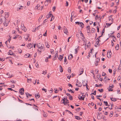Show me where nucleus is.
Returning <instances> with one entry per match:
<instances>
[{
    "label": "nucleus",
    "instance_id": "obj_52",
    "mask_svg": "<svg viewBox=\"0 0 121 121\" xmlns=\"http://www.w3.org/2000/svg\"><path fill=\"white\" fill-rule=\"evenodd\" d=\"M112 24V23H111L110 24L109 23H106V25H108V26H110Z\"/></svg>",
    "mask_w": 121,
    "mask_h": 121
},
{
    "label": "nucleus",
    "instance_id": "obj_33",
    "mask_svg": "<svg viewBox=\"0 0 121 121\" xmlns=\"http://www.w3.org/2000/svg\"><path fill=\"white\" fill-rule=\"evenodd\" d=\"M98 90L100 92H103L104 91V90L103 89H99Z\"/></svg>",
    "mask_w": 121,
    "mask_h": 121
},
{
    "label": "nucleus",
    "instance_id": "obj_45",
    "mask_svg": "<svg viewBox=\"0 0 121 121\" xmlns=\"http://www.w3.org/2000/svg\"><path fill=\"white\" fill-rule=\"evenodd\" d=\"M3 21V19H2L1 18L0 19V24L2 23V22Z\"/></svg>",
    "mask_w": 121,
    "mask_h": 121
},
{
    "label": "nucleus",
    "instance_id": "obj_57",
    "mask_svg": "<svg viewBox=\"0 0 121 121\" xmlns=\"http://www.w3.org/2000/svg\"><path fill=\"white\" fill-rule=\"evenodd\" d=\"M84 40V43H85V45H86V44H87V43H86V40Z\"/></svg>",
    "mask_w": 121,
    "mask_h": 121
},
{
    "label": "nucleus",
    "instance_id": "obj_39",
    "mask_svg": "<svg viewBox=\"0 0 121 121\" xmlns=\"http://www.w3.org/2000/svg\"><path fill=\"white\" fill-rule=\"evenodd\" d=\"M85 82H82V85L83 86H85L87 85V83H86L85 84L84 83Z\"/></svg>",
    "mask_w": 121,
    "mask_h": 121
},
{
    "label": "nucleus",
    "instance_id": "obj_42",
    "mask_svg": "<svg viewBox=\"0 0 121 121\" xmlns=\"http://www.w3.org/2000/svg\"><path fill=\"white\" fill-rule=\"evenodd\" d=\"M100 113L98 114L97 116V118L98 119H100V117L99 116V114Z\"/></svg>",
    "mask_w": 121,
    "mask_h": 121
},
{
    "label": "nucleus",
    "instance_id": "obj_25",
    "mask_svg": "<svg viewBox=\"0 0 121 121\" xmlns=\"http://www.w3.org/2000/svg\"><path fill=\"white\" fill-rule=\"evenodd\" d=\"M64 62L66 64H67V60L66 59V57L65 56V57Z\"/></svg>",
    "mask_w": 121,
    "mask_h": 121
},
{
    "label": "nucleus",
    "instance_id": "obj_35",
    "mask_svg": "<svg viewBox=\"0 0 121 121\" xmlns=\"http://www.w3.org/2000/svg\"><path fill=\"white\" fill-rule=\"evenodd\" d=\"M67 96L66 97L64 98L63 99H62V100L63 101V102L65 101L67 99Z\"/></svg>",
    "mask_w": 121,
    "mask_h": 121
},
{
    "label": "nucleus",
    "instance_id": "obj_23",
    "mask_svg": "<svg viewBox=\"0 0 121 121\" xmlns=\"http://www.w3.org/2000/svg\"><path fill=\"white\" fill-rule=\"evenodd\" d=\"M27 82L29 83H30L31 82L32 79L31 78H30V79H29L27 78Z\"/></svg>",
    "mask_w": 121,
    "mask_h": 121
},
{
    "label": "nucleus",
    "instance_id": "obj_9",
    "mask_svg": "<svg viewBox=\"0 0 121 121\" xmlns=\"http://www.w3.org/2000/svg\"><path fill=\"white\" fill-rule=\"evenodd\" d=\"M39 48L41 50V51H44L45 50L44 47H41V46L39 47Z\"/></svg>",
    "mask_w": 121,
    "mask_h": 121
},
{
    "label": "nucleus",
    "instance_id": "obj_64",
    "mask_svg": "<svg viewBox=\"0 0 121 121\" xmlns=\"http://www.w3.org/2000/svg\"><path fill=\"white\" fill-rule=\"evenodd\" d=\"M105 75H106V74L105 73H103L102 74V76H105Z\"/></svg>",
    "mask_w": 121,
    "mask_h": 121
},
{
    "label": "nucleus",
    "instance_id": "obj_56",
    "mask_svg": "<svg viewBox=\"0 0 121 121\" xmlns=\"http://www.w3.org/2000/svg\"><path fill=\"white\" fill-rule=\"evenodd\" d=\"M47 30L46 31L45 34H43V35L44 36H46L47 35Z\"/></svg>",
    "mask_w": 121,
    "mask_h": 121
},
{
    "label": "nucleus",
    "instance_id": "obj_26",
    "mask_svg": "<svg viewBox=\"0 0 121 121\" xmlns=\"http://www.w3.org/2000/svg\"><path fill=\"white\" fill-rule=\"evenodd\" d=\"M10 82L13 83H16V81H14L13 80H10Z\"/></svg>",
    "mask_w": 121,
    "mask_h": 121
},
{
    "label": "nucleus",
    "instance_id": "obj_14",
    "mask_svg": "<svg viewBox=\"0 0 121 121\" xmlns=\"http://www.w3.org/2000/svg\"><path fill=\"white\" fill-rule=\"evenodd\" d=\"M75 118L78 120H80L81 119H82L81 118H80L79 117H78L77 116H75Z\"/></svg>",
    "mask_w": 121,
    "mask_h": 121
},
{
    "label": "nucleus",
    "instance_id": "obj_61",
    "mask_svg": "<svg viewBox=\"0 0 121 121\" xmlns=\"http://www.w3.org/2000/svg\"><path fill=\"white\" fill-rule=\"evenodd\" d=\"M43 9V7L42 6H41L39 9H38V10H41Z\"/></svg>",
    "mask_w": 121,
    "mask_h": 121
},
{
    "label": "nucleus",
    "instance_id": "obj_22",
    "mask_svg": "<svg viewBox=\"0 0 121 121\" xmlns=\"http://www.w3.org/2000/svg\"><path fill=\"white\" fill-rule=\"evenodd\" d=\"M110 99H111V100L114 101H115L117 100L116 99L113 98H110Z\"/></svg>",
    "mask_w": 121,
    "mask_h": 121
},
{
    "label": "nucleus",
    "instance_id": "obj_27",
    "mask_svg": "<svg viewBox=\"0 0 121 121\" xmlns=\"http://www.w3.org/2000/svg\"><path fill=\"white\" fill-rule=\"evenodd\" d=\"M70 56H71V58H69V57L70 56H69L68 59H69L71 60V59H72V58L73 57V55L72 54H70Z\"/></svg>",
    "mask_w": 121,
    "mask_h": 121
},
{
    "label": "nucleus",
    "instance_id": "obj_44",
    "mask_svg": "<svg viewBox=\"0 0 121 121\" xmlns=\"http://www.w3.org/2000/svg\"><path fill=\"white\" fill-rule=\"evenodd\" d=\"M19 35H16V36L14 37H13V39H17V38L18 37Z\"/></svg>",
    "mask_w": 121,
    "mask_h": 121
},
{
    "label": "nucleus",
    "instance_id": "obj_49",
    "mask_svg": "<svg viewBox=\"0 0 121 121\" xmlns=\"http://www.w3.org/2000/svg\"><path fill=\"white\" fill-rule=\"evenodd\" d=\"M50 52L52 54L54 53V51L53 49H51L50 50Z\"/></svg>",
    "mask_w": 121,
    "mask_h": 121
},
{
    "label": "nucleus",
    "instance_id": "obj_15",
    "mask_svg": "<svg viewBox=\"0 0 121 121\" xmlns=\"http://www.w3.org/2000/svg\"><path fill=\"white\" fill-rule=\"evenodd\" d=\"M121 69V65L120 64L117 69V71L118 72H120V70Z\"/></svg>",
    "mask_w": 121,
    "mask_h": 121
},
{
    "label": "nucleus",
    "instance_id": "obj_47",
    "mask_svg": "<svg viewBox=\"0 0 121 121\" xmlns=\"http://www.w3.org/2000/svg\"><path fill=\"white\" fill-rule=\"evenodd\" d=\"M51 2V0H46V1L45 2V3L46 2H49L50 3Z\"/></svg>",
    "mask_w": 121,
    "mask_h": 121
},
{
    "label": "nucleus",
    "instance_id": "obj_20",
    "mask_svg": "<svg viewBox=\"0 0 121 121\" xmlns=\"http://www.w3.org/2000/svg\"><path fill=\"white\" fill-rule=\"evenodd\" d=\"M60 71L61 72H62L63 71V70L62 69V66L61 65H60Z\"/></svg>",
    "mask_w": 121,
    "mask_h": 121
},
{
    "label": "nucleus",
    "instance_id": "obj_48",
    "mask_svg": "<svg viewBox=\"0 0 121 121\" xmlns=\"http://www.w3.org/2000/svg\"><path fill=\"white\" fill-rule=\"evenodd\" d=\"M42 90L44 91L45 92H46L47 91V90L46 89H44V88H43Z\"/></svg>",
    "mask_w": 121,
    "mask_h": 121
},
{
    "label": "nucleus",
    "instance_id": "obj_46",
    "mask_svg": "<svg viewBox=\"0 0 121 121\" xmlns=\"http://www.w3.org/2000/svg\"><path fill=\"white\" fill-rule=\"evenodd\" d=\"M81 33H79V34H80V35L81 36H82L83 37H84L83 36V34L81 32Z\"/></svg>",
    "mask_w": 121,
    "mask_h": 121
},
{
    "label": "nucleus",
    "instance_id": "obj_21",
    "mask_svg": "<svg viewBox=\"0 0 121 121\" xmlns=\"http://www.w3.org/2000/svg\"><path fill=\"white\" fill-rule=\"evenodd\" d=\"M43 116L45 117H46L47 116V114L46 113L44 112V113H43Z\"/></svg>",
    "mask_w": 121,
    "mask_h": 121
},
{
    "label": "nucleus",
    "instance_id": "obj_62",
    "mask_svg": "<svg viewBox=\"0 0 121 121\" xmlns=\"http://www.w3.org/2000/svg\"><path fill=\"white\" fill-rule=\"evenodd\" d=\"M80 109V108H79L76 109V111H79V109Z\"/></svg>",
    "mask_w": 121,
    "mask_h": 121
},
{
    "label": "nucleus",
    "instance_id": "obj_32",
    "mask_svg": "<svg viewBox=\"0 0 121 121\" xmlns=\"http://www.w3.org/2000/svg\"><path fill=\"white\" fill-rule=\"evenodd\" d=\"M75 23L76 24H77L78 25H80V24L81 23V22H75Z\"/></svg>",
    "mask_w": 121,
    "mask_h": 121
},
{
    "label": "nucleus",
    "instance_id": "obj_29",
    "mask_svg": "<svg viewBox=\"0 0 121 121\" xmlns=\"http://www.w3.org/2000/svg\"><path fill=\"white\" fill-rule=\"evenodd\" d=\"M45 45L46 47L48 48H49V45L48 43H45Z\"/></svg>",
    "mask_w": 121,
    "mask_h": 121
},
{
    "label": "nucleus",
    "instance_id": "obj_41",
    "mask_svg": "<svg viewBox=\"0 0 121 121\" xmlns=\"http://www.w3.org/2000/svg\"><path fill=\"white\" fill-rule=\"evenodd\" d=\"M52 15V16L51 19V21H52V20H53L54 19V16H53Z\"/></svg>",
    "mask_w": 121,
    "mask_h": 121
},
{
    "label": "nucleus",
    "instance_id": "obj_2",
    "mask_svg": "<svg viewBox=\"0 0 121 121\" xmlns=\"http://www.w3.org/2000/svg\"><path fill=\"white\" fill-rule=\"evenodd\" d=\"M33 44L29 43L27 45V47L29 49H30L33 47Z\"/></svg>",
    "mask_w": 121,
    "mask_h": 121
},
{
    "label": "nucleus",
    "instance_id": "obj_58",
    "mask_svg": "<svg viewBox=\"0 0 121 121\" xmlns=\"http://www.w3.org/2000/svg\"><path fill=\"white\" fill-rule=\"evenodd\" d=\"M22 9L20 7H19V8L18 7L17 8V11H19V10H20V9Z\"/></svg>",
    "mask_w": 121,
    "mask_h": 121
},
{
    "label": "nucleus",
    "instance_id": "obj_12",
    "mask_svg": "<svg viewBox=\"0 0 121 121\" xmlns=\"http://www.w3.org/2000/svg\"><path fill=\"white\" fill-rule=\"evenodd\" d=\"M60 61H61L63 58V56L61 55H60L59 57H58Z\"/></svg>",
    "mask_w": 121,
    "mask_h": 121
},
{
    "label": "nucleus",
    "instance_id": "obj_50",
    "mask_svg": "<svg viewBox=\"0 0 121 121\" xmlns=\"http://www.w3.org/2000/svg\"><path fill=\"white\" fill-rule=\"evenodd\" d=\"M90 29V26H87L86 27V29L87 30H89Z\"/></svg>",
    "mask_w": 121,
    "mask_h": 121
},
{
    "label": "nucleus",
    "instance_id": "obj_40",
    "mask_svg": "<svg viewBox=\"0 0 121 121\" xmlns=\"http://www.w3.org/2000/svg\"><path fill=\"white\" fill-rule=\"evenodd\" d=\"M100 77H101V76L100 75L99 76V78H98L101 81H102L103 80V78H100Z\"/></svg>",
    "mask_w": 121,
    "mask_h": 121
},
{
    "label": "nucleus",
    "instance_id": "obj_28",
    "mask_svg": "<svg viewBox=\"0 0 121 121\" xmlns=\"http://www.w3.org/2000/svg\"><path fill=\"white\" fill-rule=\"evenodd\" d=\"M41 43H38V44H37L36 45L39 48L41 46Z\"/></svg>",
    "mask_w": 121,
    "mask_h": 121
},
{
    "label": "nucleus",
    "instance_id": "obj_18",
    "mask_svg": "<svg viewBox=\"0 0 121 121\" xmlns=\"http://www.w3.org/2000/svg\"><path fill=\"white\" fill-rule=\"evenodd\" d=\"M25 93L27 97L28 98V96H32L31 95H30V94L28 93L27 92L26 93Z\"/></svg>",
    "mask_w": 121,
    "mask_h": 121
},
{
    "label": "nucleus",
    "instance_id": "obj_6",
    "mask_svg": "<svg viewBox=\"0 0 121 121\" xmlns=\"http://www.w3.org/2000/svg\"><path fill=\"white\" fill-rule=\"evenodd\" d=\"M99 61V59L97 58L96 59V61L95 62V64L96 66H97L98 65V63Z\"/></svg>",
    "mask_w": 121,
    "mask_h": 121
},
{
    "label": "nucleus",
    "instance_id": "obj_63",
    "mask_svg": "<svg viewBox=\"0 0 121 121\" xmlns=\"http://www.w3.org/2000/svg\"><path fill=\"white\" fill-rule=\"evenodd\" d=\"M30 1H28L27 2V5L28 6H29L30 5Z\"/></svg>",
    "mask_w": 121,
    "mask_h": 121
},
{
    "label": "nucleus",
    "instance_id": "obj_16",
    "mask_svg": "<svg viewBox=\"0 0 121 121\" xmlns=\"http://www.w3.org/2000/svg\"><path fill=\"white\" fill-rule=\"evenodd\" d=\"M51 12H50V13H49V14L48 15H47L46 16V17H47V18H49L51 17V15H52V14H51L50 13Z\"/></svg>",
    "mask_w": 121,
    "mask_h": 121
},
{
    "label": "nucleus",
    "instance_id": "obj_34",
    "mask_svg": "<svg viewBox=\"0 0 121 121\" xmlns=\"http://www.w3.org/2000/svg\"><path fill=\"white\" fill-rule=\"evenodd\" d=\"M104 103L105 104L106 106L108 105V102L107 101H104Z\"/></svg>",
    "mask_w": 121,
    "mask_h": 121
},
{
    "label": "nucleus",
    "instance_id": "obj_10",
    "mask_svg": "<svg viewBox=\"0 0 121 121\" xmlns=\"http://www.w3.org/2000/svg\"><path fill=\"white\" fill-rule=\"evenodd\" d=\"M115 49H116L117 50H118L119 48V45L118 44H117L116 46L115 47Z\"/></svg>",
    "mask_w": 121,
    "mask_h": 121
},
{
    "label": "nucleus",
    "instance_id": "obj_7",
    "mask_svg": "<svg viewBox=\"0 0 121 121\" xmlns=\"http://www.w3.org/2000/svg\"><path fill=\"white\" fill-rule=\"evenodd\" d=\"M80 73L79 74V75H81L82 74L83 72V68H81L80 69Z\"/></svg>",
    "mask_w": 121,
    "mask_h": 121
},
{
    "label": "nucleus",
    "instance_id": "obj_54",
    "mask_svg": "<svg viewBox=\"0 0 121 121\" xmlns=\"http://www.w3.org/2000/svg\"><path fill=\"white\" fill-rule=\"evenodd\" d=\"M120 34H119V33L117 34V36L118 38L120 37Z\"/></svg>",
    "mask_w": 121,
    "mask_h": 121
},
{
    "label": "nucleus",
    "instance_id": "obj_30",
    "mask_svg": "<svg viewBox=\"0 0 121 121\" xmlns=\"http://www.w3.org/2000/svg\"><path fill=\"white\" fill-rule=\"evenodd\" d=\"M43 17V16H42L41 17H40L38 20V21L39 22H40L41 21V19L42 18V17Z\"/></svg>",
    "mask_w": 121,
    "mask_h": 121
},
{
    "label": "nucleus",
    "instance_id": "obj_13",
    "mask_svg": "<svg viewBox=\"0 0 121 121\" xmlns=\"http://www.w3.org/2000/svg\"><path fill=\"white\" fill-rule=\"evenodd\" d=\"M8 55H12V54H13V53L12 52V51L10 50L8 53Z\"/></svg>",
    "mask_w": 121,
    "mask_h": 121
},
{
    "label": "nucleus",
    "instance_id": "obj_53",
    "mask_svg": "<svg viewBox=\"0 0 121 121\" xmlns=\"http://www.w3.org/2000/svg\"><path fill=\"white\" fill-rule=\"evenodd\" d=\"M68 85L69 86H71V87H73V86L71 85V84L68 83Z\"/></svg>",
    "mask_w": 121,
    "mask_h": 121
},
{
    "label": "nucleus",
    "instance_id": "obj_1",
    "mask_svg": "<svg viewBox=\"0 0 121 121\" xmlns=\"http://www.w3.org/2000/svg\"><path fill=\"white\" fill-rule=\"evenodd\" d=\"M85 97V95H82V96H79L78 97V98L80 100H84Z\"/></svg>",
    "mask_w": 121,
    "mask_h": 121
},
{
    "label": "nucleus",
    "instance_id": "obj_4",
    "mask_svg": "<svg viewBox=\"0 0 121 121\" xmlns=\"http://www.w3.org/2000/svg\"><path fill=\"white\" fill-rule=\"evenodd\" d=\"M22 91L23 92L24 91V90L23 88H21L19 91V92L21 95H23L24 93V92H22Z\"/></svg>",
    "mask_w": 121,
    "mask_h": 121
},
{
    "label": "nucleus",
    "instance_id": "obj_8",
    "mask_svg": "<svg viewBox=\"0 0 121 121\" xmlns=\"http://www.w3.org/2000/svg\"><path fill=\"white\" fill-rule=\"evenodd\" d=\"M30 56V54L28 53L26 54L25 55V57L26 58L30 57H31V56Z\"/></svg>",
    "mask_w": 121,
    "mask_h": 121
},
{
    "label": "nucleus",
    "instance_id": "obj_24",
    "mask_svg": "<svg viewBox=\"0 0 121 121\" xmlns=\"http://www.w3.org/2000/svg\"><path fill=\"white\" fill-rule=\"evenodd\" d=\"M35 96L36 98H38L39 97V94H35Z\"/></svg>",
    "mask_w": 121,
    "mask_h": 121
},
{
    "label": "nucleus",
    "instance_id": "obj_3",
    "mask_svg": "<svg viewBox=\"0 0 121 121\" xmlns=\"http://www.w3.org/2000/svg\"><path fill=\"white\" fill-rule=\"evenodd\" d=\"M64 33L67 35L68 34V33L67 31V30L65 26L64 27Z\"/></svg>",
    "mask_w": 121,
    "mask_h": 121
},
{
    "label": "nucleus",
    "instance_id": "obj_36",
    "mask_svg": "<svg viewBox=\"0 0 121 121\" xmlns=\"http://www.w3.org/2000/svg\"><path fill=\"white\" fill-rule=\"evenodd\" d=\"M68 72L70 73H71V68H69L68 69Z\"/></svg>",
    "mask_w": 121,
    "mask_h": 121
},
{
    "label": "nucleus",
    "instance_id": "obj_5",
    "mask_svg": "<svg viewBox=\"0 0 121 121\" xmlns=\"http://www.w3.org/2000/svg\"><path fill=\"white\" fill-rule=\"evenodd\" d=\"M112 54V53L111 52V51L108 53V52L107 53V57L108 58H110L111 57V55Z\"/></svg>",
    "mask_w": 121,
    "mask_h": 121
},
{
    "label": "nucleus",
    "instance_id": "obj_55",
    "mask_svg": "<svg viewBox=\"0 0 121 121\" xmlns=\"http://www.w3.org/2000/svg\"><path fill=\"white\" fill-rule=\"evenodd\" d=\"M48 57H47V58H46V59H45V61L46 62H48Z\"/></svg>",
    "mask_w": 121,
    "mask_h": 121
},
{
    "label": "nucleus",
    "instance_id": "obj_43",
    "mask_svg": "<svg viewBox=\"0 0 121 121\" xmlns=\"http://www.w3.org/2000/svg\"><path fill=\"white\" fill-rule=\"evenodd\" d=\"M113 86H114L113 85L111 84H110L109 85V87H110L111 88H112Z\"/></svg>",
    "mask_w": 121,
    "mask_h": 121
},
{
    "label": "nucleus",
    "instance_id": "obj_60",
    "mask_svg": "<svg viewBox=\"0 0 121 121\" xmlns=\"http://www.w3.org/2000/svg\"><path fill=\"white\" fill-rule=\"evenodd\" d=\"M55 9H56V7H55V6L54 7H53V9H52V10H53V11H54Z\"/></svg>",
    "mask_w": 121,
    "mask_h": 121
},
{
    "label": "nucleus",
    "instance_id": "obj_19",
    "mask_svg": "<svg viewBox=\"0 0 121 121\" xmlns=\"http://www.w3.org/2000/svg\"><path fill=\"white\" fill-rule=\"evenodd\" d=\"M99 42L98 41H97L96 42V44L95 45V46L96 47H97L99 46Z\"/></svg>",
    "mask_w": 121,
    "mask_h": 121
},
{
    "label": "nucleus",
    "instance_id": "obj_59",
    "mask_svg": "<svg viewBox=\"0 0 121 121\" xmlns=\"http://www.w3.org/2000/svg\"><path fill=\"white\" fill-rule=\"evenodd\" d=\"M65 102L67 103H69L68 100V99H67L66 100V101H65Z\"/></svg>",
    "mask_w": 121,
    "mask_h": 121
},
{
    "label": "nucleus",
    "instance_id": "obj_37",
    "mask_svg": "<svg viewBox=\"0 0 121 121\" xmlns=\"http://www.w3.org/2000/svg\"><path fill=\"white\" fill-rule=\"evenodd\" d=\"M96 91H95L94 92L92 93L91 94V95H92V94H93L95 95L96 94Z\"/></svg>",
    "mask_w": 121,
    "mask_h": 121
},
{
    "label": "nucleus",
    "instance_id": "obj_51",
    "mask_svg": "<svg viewBox=\"0 0 121 121\" xmlns=\"http://www.w3.org/2000/svg\"><path fill=\"white\" fill-rule=\"evenodd\" d=\"M109 71L110 73H112V70L111 69H109L108 70Z\"/></svg>",
    "mask_w": 121,
    "mask_h": 121
},
{
    "label": "nucleus",
    "instance_id": "obj_17",
    "mask_svg": "<svg viewBox=\"0 0 121 121\" xmlns=\"http://www.w3.org/2000/svg\"><path fill=\"white\" fill-rule=\"evenodd\" d=\"M81 23L80 24V25L79 26H80V27H81L82 28H83L84 27V24L82 22H81Z\"/></svg>",
    "mask_w": 121,
    "mask_h": 121
},
{
    "label": "nucleus",
    "instance_id": "obj_11",
    "mask_svg": "<svg viewBox=\"0 0 121 121\" xmlns=\"http://www.w3.org/2000/svg\"><path fill=\"white\" fill-rule=\"evenodd\" d=\"M4 25L5 26H7L8 25V23H7L6 21L5 20L4 22L3 23Z\"/></svg>",
    "mask_w": 121,
    "mask_h": 121
},
{
    "label": "nucleus",
    "instance_id": "obj_31",
    "mask_svg": "<svg viewBox=\"0 0 121 121\" xmlns=\"http://www.w3.org/2000/svg\"><path fill=\"white\" fill-rule=\"evenodd\" d=\"M69 99L71 100H72L73 99L72 96L70 95V96H69Z\"/></svg>",
    "mask_w": 121,
    "mask_h": 121
},
{
    "label": "nucleus",
    "instance_id": "obj_38",
    "mask_svg": "<svg viewBox=\"0 0 121 121\" xmlns=\"http://www.w3.org/2000/svg\"><path fill=\"white\" fill-rule=\"evenodd\" d=\"M95 30L94 28H92L91 29V32L92 33H94L95 32Z\"/></svg>",
    "mask_w": 121,
    "mask_h": 121
}]
</instances>
